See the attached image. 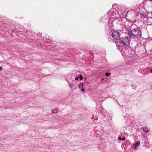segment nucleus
<instances>
[{"label":"nucleus","mask_w":152,"mask_h":152,"mask_svg":"<svg viewBox=\"0 0 152 152\" xmlns=\"http://www.w3.org/2000/svg\"><path fill=\"white\" fill-rule=\"evenodd\" d=\"M106 113V111L105 110L103 109L102 110V114L104 115L105 114V113Z\"/></svg>","instance_id":"11"},{"label":"nucleus","mask_w":152,"mask_h":152,"mask_svg":"<svg viewBox=\"0 0 152 152\" xmlns=\"http://www.w3.org/2000/svg\"><path fill=\"white\" fill-rule=\"evenodd\" d=\"M67 82L69 84V86L71 88H72L74 86V83H69V81H67Z\"/></svg>","instance_id":"9"},{"label":"nucleus","mask_w":152,"mask_h":152,"mask_svg":"<svg viewBox=\"0 0 152 152\" xmlns=\"http://www.w3.org/2000/svg\"><path fill=\"white\" fill-rule=\"evenodd\" d=\"M117 6L118 5L115 4L113 5V7L112 9L108 11L107 13L104 15H106L105 17L106 18L107 15L108 16L107 19H112L113 20L117 19L118 17L123 18L125 17L128 14L129 12L132 11V10L129 8H126L123 9L121 6H119L118 7V10L117 11L115 8H116Z\"/></svg>","instance_id":"1"},{"label":"nucleus","mask_w":152,"mask_h":152,"mask_svg":"<svg viewBox=\"0 0 152 152\" xmlns=\"http://www.w3.org/2000/svg\"><path fill=\"white\" fill-rule=\"evenodd\" d=\"M121 22L120 23V25L122 27L123 31L124 33H126L128 31V34L130 37H132L140 38H141L142 35L141 31L140 28L138 27H137L129 31L128 28L127 27L126 25L128 23L127 21L124 22L126 20V19L123 18L121 19Z\"/></svg>","instance_id":"2"},{"label":"nucleus","mask_w":152,"mask_h":152,"mask_svg":"<svg viewBox=\"0 0 152 152\" xmlns=\"http://www.w3.org/2000/svg\"><path fill=\"white\" fill-rule=\"evenodd\" d=\"M129 115L126 114V115L124 116L125 119H126V120H127V118H128V117H129Z\"/></svg>","instance_id":"12"},{"label":"nucleus","mask_w":152,"mask_h":152,"mask_svg":"<svg viewBox=\"0 0 152 152\" xmlns=\"http://www.w3.org/2000/svg\"><path fill=\"white\" fill-rule=\"evenodd\" d=\"M105 16L106 15L103 16L102 18L103 22H107V23L105 25V28L107 31L111 30L113 29V24L112 22L114 20L112 19H107Z\"/></svg>","instance_id":"3"},{"label":"nucleus","mask_w":152,"mask_h":152,"mask_svg":"<svg viewBox=\"0 0 152 152\" xmlns=\"http://www.w3.org/2000/svg\"><path fill=\"white\" fill-rule=\"evenodd\" d=\"M110 74V73L106 72L105 73V75L106 77H108V76H109V75Z\"/></svg>","instance_id":"14"},{"label":"nucleus","mask_w":152,"mask_h":152,"mask_svg":"<svg viewBox=\"0 0 152 152\" xmlns=\"http://www.w3.org/2000/svg\"><path fill=\"white\" fill-rule=\"evenodd\" d=\"M104 80V79H102L101 80V81H102Z\"/></svg>","instance_id":"21"},{"label":"nucleus","mask_w":152,"mask_h":152,"mask_svg":"<svg viewBox=\"0 0 152 152\" xmlns=\"http://www.w3.org/2000/svg\"><path fill=\"white\" fill-rule=\"evenodd\" d=\"M79 77V78H80V79L81 80H82L83 79V77L82 76V75H80Z\"/></svg>","instance_id":"13"},{"label":"nucleus","mask_w":152,"mask_h":152,"mask_svg":"<svg viewBox=\"0 0 152 152\" xmlns=\"http://www.w3.org/2000/svg\"><path fill=\"white\" fill-rule=\"evenodd\" d=\"M125 140V137H123L122 138V140L123 141H124V140Z\"/></svg>","instance_id":"19"},{"label":"nucleus","mask_w":152,"mask_h":152,"mask_svg":"<svg viewBox=\"0 0 152 152\" xmlns=\"http://www.w3.org/2000/svg\"><path fill=\"white\" fill-rule=\"evenodd\" d=\"M132 86L133 89H135L136 88V86L134 84L132 85Z\"/></svg>","instance_id":"15"},{"label":"nucleus","mask_w":152,"mask_h":152,"mask_svg":"<svg viewBox=\"0 0 152 152\" xmlns=\"http://www.w3.org/2000/svg\"><path fill=\"white\" fill-rule=\"evenodd\" d=\"M97 119H95L94 120H96Z\"/></svg>","instance_id":"23"},{"label":"nucleus","mask_w":152,"mask_h":152,"mask_svg":"<svg viewBox=\"0 0 152 152\" xmlns=\"http://www.w3.org/2000/svg\"><path fill=\"white\" fill-rule=\"evenodd\" d=\"M118 139L120 140H122V138L121 137H118Z\"/></svg>","instance_id":"17"},{"label":"nucleus","mask_w":152,"mask_h":152,"mask_svg":"<svg viewBox=\"0 0 152 152\" xmlns=\"http://www.w3.org/2000/svg\"><path fill=\"white\" fill-rule=\"evenodd\" d=\"M150 71H151V73H152V69Z\"/></svg>","instance_id":"22"},{"label":"nucleus","mask_w":152,"mask_h":152,"mask_svg":"<svg viewBox=\"0 0 152 152\" xmlns=\"http://www.w3.org/2000/svg\"><path fill=\"white\" fill-rule=\"evenodd\" d=\"M140 144V142L139 141H137L134 144V148H136L137 146L139 145Z\"/></svg>","instance_id":"8"},{"label":"nucleus","mask_w":152,"mask_h":152,"mask_svg":"<svg viewBox=\"0 0 152 152\" xmlns=\"http://www.w3.org/2000/svg\"><path fill=\"white\" fill-rule=\"evenodd\" d=\"M140 15L142 18H148L151 17V13L147 10H145L141 12L140 13Z\"/></svg>","instance_id":"4"},{"label":"nucleus","mask_w":152,"mask_h":152,"mask_svg":"<svg viewBox=\"0 0 152 152\" xmlns=\"http://www.w3.org/2000/svg\"><path fill=\"white\" fill-rule=\"evenodd\" d=\"M83 83H81L79 84V88H80L81 91H85L84 89L83 88Z\"/></svg>","instance_id":"7"},{"label":"nucleus","mask_w":152,"mask_h":152,"mask_svg":"<svg viewBox=\"0 0 152 152\" xmlns=\"http://www.w3.org/2000/svg\"><path fill=\"white\" fill-rule=\"evenodd\" d=\"M2 67L1 66H0V71H1L2 70Z\"/></svg>","instance_id":"20"},{"label":"nucleus","mask_w":152,"mask_h":152,"mask_svg":"<svg viewBox=\"0 0 152 152\" xmlns=\"http://www.w3.org/2000/svg\"><path fill=\"white\" fill-rule=\"evenodd\" d=\"M111 36L115 40H118L120 39L119 33L116 31L113 32Z\"/></svg>","instance_id":"6"},{"label":"nucleus","mask_w":152,"mask_h":152,"mask_svg":"<svg viewBox=\"0 0 152 152\" xmlns=\"http://www.w3.org/2000/svg\"><path fill=\"white\" fill-rule=\"evenodd\" d=\"M143 131L145 132L148 130V128L147 127L145 126L143 128Z\"/></svg>","instance_id":"10"},{"label":"nucleus","mask_w":152,"mask_h":152,"mask_svg":"<svg viewBox=\"0 0 152 152\" xmlns=\"http://www.w3.org/2000/svg\"><path fill=\"white\" fill-rule=\"evenodd\" d=\"M78 78H79V77H77L75 78V80H78Z\"/></svg>","instance_id":"18"},{"label":"nucleus","mask_w":152,"mask_h":152,"mask_svg":"<svg viewBox=\"0 0 152 152\" xmlns=\"http://www.w3.org/2000/svg\"><path fill=\"white\" fill-rule=\"evenodd\" d=\"M52 112L53 113H55L57 112V111L56 110H52Z\"/></svg>","instance_id":"16"},{"label":"nucleus","mask_w":152,"mask_h":152,"mask_svg":"<svg viewBox=\"0 0 152 152\" xmlns=\"http://www.w3.org/2000/svg\"><path fill=\"white\" fill-rule=\"evenodd\" d=\"M120 40L121 43L124 45L128 46L129 45L130 40L128 37H123L120 38Z\"/></svg>","instance_id":"5"}]
</instances>
